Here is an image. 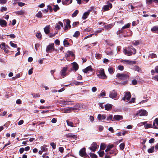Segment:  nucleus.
<instances>
[{
	"instance_id": "f257e3e1",
	"label": "nucleus",
	"mask_w": 158,
	"mask_h": 158,
	"mask_svg": "<svg viewBox=\"0 0 158 158\" xmlns=\"http://www.w3.org/2000/svg\"><path fill=\"white\" fill-rule=\"evenodd\" d=\"M123 52L125 54L128 56L135 55L136 52V49L132 46H129L127 48H124Z\"/></svg>"
},
{
	"instance_id": "f03ea898",
	"label": "nucleus",
	"mask_w": 158,
	"mask_h": 158,
	"mask_svg": "<svg viewBox=\"0 0 158 158\" xmlns=\"http://www.w3.org/2000/svg\"><path fill=\"white\" fill-rule=\"evenodd\" d=\"M116 77H118L120 81H124L121 84L122 85H125L127 82V80L129 78V76L126 74L118 73L116 75Z\"/></svg>"
},
{
	"instance_id": "7ed1b4c3",
	"label": "nucleus",
	"mask_w": 158,
	"mask_h": 158,
	"mask_svg": "<svg viewBox=\"0 0 158 158\" xmlns=\"http://www.w3.org/2000/svg\"><path fill=\"white\" fill-rule=\"evenodd\" d=\"M74 122H76V123L75 124V125L73 124V123L72 122L69 121V120H67L66 121L67 125L68 126L73 127H76L77 126L76 125L77 124H79V120L77 118H76L74 119Z\"/></svg>"
},
{
	"instance_id": "20e7f679",
	"label": "nucleus",
	"mask_w": 158,
	"mask_h": 158,
	"mask_svg": "<svg viewBox=\"0 0 158 158\" xmlns=\"http://www.w3.org/2000/svg\"><path fill=\"white\" fill-rule=\"evenodd\" d=\"M79 153V155L82 157L89 158V156L87 155L85 152V148H83L81 149L80 150Z\"/></svg>"
},
{
	"instance_id": "39448f33",
	"label": "nucleus",
	"mask_w": 158,
	"mask_h": 158,
	"mask_svg": "<svg viewBox=\"0 0 158 158\" xmlns=\"http://www.w3.org/2000/svg\"><path fill=\"white\" fill-rule=\"evenodd\" d=\"M99 71V74L98 75L99 77L103 79H106L107 78V76H106L104 70V69H101Z\"/></svg>"
},
{
	"instance_id": "423d86ee",
	"label": "nucleus",
	"mask_w": 158,
	"mask_h": 158,
	"mask_svg": "<svg viewBox=\"0 0 158 158\" xmlns=\"http://www.w3.org/2000/svg\"><path fill=\"white\" fill-rule=\"evenodd\" d=\"M54 43H52L47 47L46 52H51L54 51Z\"/></svg>"
},
{
	"instance_id": "0eeeda50",
	"label": "nucleus",
	"mask_w": 158,
	"mask_h": 158,
	"mask_svg": "<svg viewBox=\"0 0 158 158\" xmlns=\"http://www.w3.org/2000/svg\"><path fill=\"white\" fill-rule=\"evenodd\" d=\"M117 95V92L114 90L110 92L109 97L110 98L116 99Z\"/></svg>"
},
{
	"instance_id": "6e6552de",
	"label": "nucleus",
	"mask_w": 158,
	"mask_h": 158,
	"mask_svg": "<svg viewBox=\"0 0 158 158\" xmlns=\"http://www.w3.org/2000/svg\"><path fill=\"white\" fill-rule=\"evenodd\" d=\"M139 115L140 116H146L147 115V112L145 110H141L138 113L136 114V115Z\"/></svg>"
},
{
	"instance_id": "1a4fd4ad",
	"label": "nucleus",
	"mask_w": 158,
	"mask_h": 158,
	"mask_svg": "<svg viewBox=\"0 0 158 158\" xmlns=\"http://www.w3.org/2000/svg\"><path fill=\"white\" fill-rule=\"evenodd\" d=\"M91 146H92L91 147L89 148V149L92 150L93 152H95L97 148V145L96 143V142L93 143L91 144Z\"/></svg>"
},
{
	"instance_id": "9d476101",
	"label": "nucleus",
	"mask_w": 158,
	"mask_h": 158,
	"mask_svg": "<svg viewBox=\"0 0 158 158\" xmlns=\"http://www.w3.org/2000/svg\"><path fill=\"white\" fill-rule=\"evenodd\" d=\"M68 69V68L67 67H64L62 69L60 72V75L61 76H63L64 77H65L66 76V72Z\"/></svg>"
},
{
	"instance_id": "9b49d317",
	"label": "nucleus",
	"mask_w": 158,
	"mask_h": 158,
	"mask_svg": "<svg viewBox=\"0 0 158 158\" xmlns=\"http://www.w3.org/2000/svg\"><path fill=\"white\" fill-rule=\"evenodd\" d=\"M71 56L72 57H73L75 56L74 54L73 53L72 51H68L67 53H66L65 57L66 59H67V58L69 57L70 56Z\"/></svg>"
},
{
	"instance_id": "f8f14e48",
	"label": "nucleus",
	"mask_w": 158,
	"mask_h": 158,
	"mask_svg": "<svg viewBox=\"0 0 158 158\" xmlns=\"http://www.w3.org/2000/svg\"><path fill=\"white\" fill-rule=\"evenodd\" d=\"M152 128L154 129H158V118H156L154 121Z\"/></svg>"
},
{
	"instance_id": "ddd939ff",
	"label": "nucleus",
	"mask_w": 158,
	"mask_h": 158,
	"mask_svg": "<svg viewBox=\"0 0 158 158\" xmlns=\"http://www.w3.org/2000/svg\"><path fill=\"white\" fill-rule=\"evenodd\" d=\"M109 5H105L103 6V10L104 11H106L109 10L110 8H111L112 7V4H110Z\"/></svg>"
},
{
	"instance_id": "4468645a",
	"label": "nucleus",
	"mask_w": 158,
	"mask_h": 158,
	"mask_svg": "<svg viewBox=\"0 0 158 158\" xmlns=\"http://www.w3.org/2000/svg\"><path fill=\"white\" fill-rule=\"evenodd\" d=\"M93 70V69L92 68L91 66L90 65L87 67L86 68L83 69V71L85 73H87L89 71H92Z\"/></svg>"
},
{
	"instance_id": "2eb2a0df",
	"label": "nucleus",
	"mask_w": 158,
	"mask_h": 158,
	"mask_svg": "<svg viewBox=\"0 0 158 158\" xmlns=\"http://www.w3.org/2000/svg\"><path fill=\"white\" fill-rule=\"evenodd\" d=\"M105 109L108 111H110L112 109V106L111 104L107 103L105 105Z\"/></svg>"
},
{
	"instance_id": "dca6fc26",
	"label": "nucleus",
	"mask_w": 158,
	"mask_h": 158,
	"mask_svg": "<svg viewBox=\"0 0 158 158\" xmlns=\"http://www.w3.org/2000/svg\"><path fill=\"white\" fill-rule=\"evenodd\" d=\"M151 31L153 33L158 34V26H156L151 28Z\"/></svg>"
},
{
	"instance_id": "f3484780",
	"label": "nucleus",
	"mask_w": 158,
	"mask_h": 158,
	"mask_svg": "<svg viewBox=\"0 0 158 158\" xmlns=\"http://www.w3.org/2000/svg\"><path fill=\"white\" fill-rule=\"evenodd\" d=\"M7 25V23L4 20L0 19V25L2 27H6Z\"/></svg>"
},
{
	"instance_id": "a211bd4d",
	"label": "nucleus",
	"mask_w": 158,
	"mask_h": 158,
	"mask_svg": "<svg viewBox=\"0 0 158 158\" xmlns=\"http://www.w3.org/2000/svg\"><path fill=\"white\" fill-rule=\"evenodd\" d=\"M72 64H73L72 68L75 71H77L79 69V66L78 64L76 62H74L72 63Z\"/></svg>"
},
{
	"instance_id": "6ab92c4d",
	"label": "nucleus",
	"mask_w": 158,
	"mask_h": 158,
	"mask_svg": "<svg viewBox=\"0 0 158 158\" xmlns=\"http://www.w3.org/2000/svg\"><path fill=\"white\" fill-rule=\"evenodd\" d=\"M114 119L116 120L119 121L122 120L123 119V117L122 116L118 115H114Z\"/></svg>"
},
{
	"instance_id": "aec40b11",
	"label": "nucleus",
	"mask_w": 158,
	"mask_h": 158,
	"mask_svg": "<svg viewBox=\"0 0 158 158\" xmlns=\"http://www.w3.org/2000/svg\"><path fill=\"white\" fill-rule=\"evenodd\" d=\"M90 13V11L89 10L87 12H85L82 17V19H85L87 18L88 16L89 15Z\"/></svg>"
},
{
	"instance_id": "412c9836",
	"label": "nucleus",
	"mask_w": 158,
	"mask_h": 158,
	"mask_svg": "<svg viewBox=\"0 0 158 158\" xmlns=\"http://www.w3.org/2000/svg\"><path fill=\"white\" fill-rule=\"evenodd\" d=\"M124 96L126 97V99L128 101H129L131 97V94L129 92H126Z\"/></svg>"
},
{
	"instance_id": "4be33fe9",
	"label": "nucleus",
	"mask_w": 158,
	"mask_h": 158,
	"mask_svg": "<svg viewBox=\"0 0 158 158\" xmlns=\"http://www.w3.org/2000/svg\"><path fill=\"white\" fill-rule=\"evenodd\" d=\"M106 118V115H101V114H98V118L99 120H104Z\"/></svg>"
},
{
	"instance_id": "5701e85b",
	"label": "nucleus",
	"mask_w": 158,
	"mask_h": 158,
	"mask_svg": "<svg viewBox=\"0 0 158 158\" xmlns=\"http://www.w3.org/2000/svg\"><path fill=\"white\" fill-rule=\"evenodd\" d=\"M66 136L68 138H73V139L77 138V135L70 134H67Z\"/></svg>"
},
{
	"instance_id": "b1692460",
	"label": "nucleus",
	"mask_w": 158,
	"mask_h": 158,
	"mask_svg": "<svg viewBox=\"0 0 158 158\" xmlns=\"http://www.w3.org/2000/svg\"><path fill=\"white\" fill-rule=\"evenodd\" d=\"M44 31L46 34H48L50 32L49 27L46 26L44 28Z\"/></svg>"
},
{
	"instance_id": "393cba45",
	"label": "nucleus",
	"mask_w": 158,
	"mask_h": 158,
	"mask_svg": "<svg viewBox=\"0 0 158 158\" xmlns=\"http://www.w3.org/2000/svg\"><path fill=\"white\" fill-rule=\"evenodd\" d=\"M123 61L126 62L129 64H135L136 63V61H135L129 60H124Z\"/></svg>"
},
{
	"instance_id": "a878e982",
	"label": "nucleus",
	"mask_w": 158,
	"mask_h": 158,
	"mask_svg": "<svg viewBox=\"0 0 158 158\" xmlns=\"http://www.w3.org/2000/svg\"><path fill=\"white\" fill-rule=\"evenodd\" d=\"M154 146H153L151 147L150 148H149L148 150V152L149 153H152L153 152H154Z\"/></svg>"
},
{
	"instance_id": "bb28decb",
	"label": "nucleus",
	"mask_w": 158,
	"mask_h": 158,
	"mask_svg": "<svg viewBox=\"0 0 158 158\" xmlns=\"http://www.w3.org/2000/svg\"><path fill=\"white\" fill-rule=\"evenodd\" d=\"M63 44L64 47H67L69 46L70 44L68 42V41L65 39H64L63 41Z\"/></svg>"
},
{
	"instance_id": "cd10ccee",
	"label": "nucleus",
	"mask_w": 158,
	"mask_h": 158,
	"mask_svg": "<svg viewBox=\"0 0 158 158\" xmlns=\"http://www.w3.org/2000/svg\"><path fill=\"white\" fill-rule=\"evenodd\" d=\"M60 9V8L59 7L58 5H54V7L53 8V10L54 11L56 12L57 10H59Z\"/></svg>"
},
{
	"instance_id": "c85d7f7f",
	"label": "nucleus",
	"mask_w": 158,
	"mask_h": 158,
	"mask_svg": "<svg viewBox=\"0 0 158 158\" xmlns=\"http://www.w3.org/2000/svg\"><path fill=\"white\" fill-rule=\"evenodd\" d=\"M36 36L38 39H41L42 38L41 34L40 32L39 31L37 32L36 35Z\"/></svg>"
},
{
	"instance_id": "c756f323",
	"label": "nucleus",
	"mask_w": 158,
	"mask_h": 158,
	"mask_svg": "<svg viewBox=\"0 0 158 158\" xmlns=\"http://www.w3.org/2000/svg\"><path fill=\"white\" fill-rule=\"evenodd\" d=\"M108 70L110 73L111 74L113 73L114 72V69L112 67L109 68Z\"/></svg>"
},
{
	"instance_id": "7c9ffc66",
	"label": "nucleus",
	"mask_w": 158,
	"mask_h": 158,
	"mask_svg": "<svg viewBox=\"0 0 158 158\" xmlns=\"http://www.w3.org/2000/svg\"><path fill=\"white\" fill-rule=\"evenodd\" d=\"M80 33L79 31H75L74 34L73 35V36L74 37L77 38L80 35Z\"/></svg>"
},
{
	"instance_id": "2f4dec72",
	"label": "nucleus",
	"mask_w": 158,
	"mask_h": 158,
	"mask_svg": "<svg viewBox=\"0 0 158 158\" xmlns=\"http://www.w3.org/2000/svg\"><path fill=\"white\" fill-rule=\"evenodd\" d=\"M47 146L46 145H44L41 147V149L43 151L46 152L48 150V148H46Z\"/></svg>"
},
{
	"instance_id": "473e14b6",
	"label": "nucleus",
	"mask_w": 158,
	"mask_h": 158,
	"mask_svg": "<svg viewBox=\"0 0 158 158\" xmlns=\"http://www.w3.org/2000/svg\"><path fill=\"white\" fill-rule=\"evenodd\" d=\"M36 16L38 18H42V13L41 11H39L38 12L36 15Z\"/></svg>"
},
{
	"instance_id": "72a5a7b5",
	"label": "nucleus",
	"mask_w": 158,
	"mask_h": 158,
	"mask_svg": "<svg viewBox=\"0 0 158 158\" xmlns=\"http://www.w3.org/2000/svg\"><path fill=\"white\" fill-rule=\"evenodd\" d=\"M145 128L148 129L152 127V124H146L144 126Z\"/></svg>"
},
{
	"instance_id": "f704fd0d",
	"label": "nucleus",
	"mask_w": 158,
	"mask_h": 158,
	"mask_svg": "<svg viewBox=\"0 0 158 158\" xmlns=\"http://www.w3.org/2000/svg\"><path fill=\"white\" fill-rule=\"evenodd\" d=\"M78 10H75L74 12L72 14V16L73 17H76L78 13Z\"/></svg>"
},
{
	"instance_id": "c9c22d12",
	"label": "nucleus",
	"mask_w": 158,
	"mask_h": 158,
	"mask_svg": "<svg viewBox=\"0 0 158 158\" xmlns=\"http://www.w3.org/2000/svg\"><path fill=\"white\" fill-rule=\"evenodd\" d=\"M112 27V26L110 24H109V25H107V26H105V27H104V28L106 29V30H109V29H110Z\"/></svg>"
},
{
	"instance_id": "e433bc0d",
	"label": "nucleus",
	"mask_w": 158,
	"mask_h": 158,
	"mask_svg": "<svg viewBox=\"0 0 158 158\" xmlns=\"http://www.w3.org/2000/svg\"><path fill=\"white\" fill-rule=\"evenodd\" d=\"M89 155L91 158H97V156L94 153H90Z\"/></svg>"
},
{
	"instance_id": "4c0bfd02",
	"label": "nucleus",
	"mask_w": 158,
	"mask_h": 158,
	"mask_svg": "<svg viewBox=\"0 0 158 158\" xmlns=\"http://www.w3.org/2000/svg\"><path fill=\"white\" fill-rule=\"evenodd\" d=\"M139 20H137L136 21H134L132 23V25L133 26H134L136 25L139 24Z\"/></svg>"
},
{
	"instance_id": "58836bf2",
	"label": "nucleus",
	"mask_w": 158,
	"mask_h": 158,
	"mask_svg": "<svg viewBox=\"0 0 158 158\" xmlns=\"http://www.w3.org/2000/svg\"><path fill=\"white\" fill-rule=\"evenodd\" d=\"M125 32V30H123L122 29V28H121V29L120 30H119V31H118L116 33V34L117 35H118V34L124 33Z\"/></svg>"
},
{
	"instance_id": "ea45409f",
	"label": "nucleus",
	"mask_w": 158,
	"mask_h": 158,
	"mask_svg": "<svg viewBox=\"0 0 158 158\" xmlns=\"http://www.w3.org/2000/svg\"><path fill=\"white\" fill-rule=\"evenodd\" d=\"M125 146V145L124 143H121L119 145V147L120 149L121 150H123Z\"/></svg>"
},
{
	"instance_id": "a19ab883",
	"label": "nucleus",
	"mask_w": 158,
	"mask_h": 158,
	"mask_svg": "<svg viewBox=\"0 0 158 158\" xmlns=\"http://www.w3.org/2000/svg\"><path fill=\"white\" fill-rule=\"evenodd\" d=\"M130 25V23H128L126 24V25H125L123 27H122V29L123 30V29H125V28H128Z\"/></svg>"
},
{
	"instance_id": "79ce46f5",
	"label": "nucleus",
	"mask_w": 158,
	"mask_h": 158,
	"mask_svg": "<svg viewBox=\"0 0 158 158\" xmlns=\"http://www.w3.org/2000/svg\"><path fill=\"white\" fill-rule=\"evenodd\" d=\"M106 148L105 146L103 143H101L100 145V149L104 150Z\"/></svg>"
},
{
	"instance_id": "37998d69",
	"label": "nucleus",
	"mask_w": 158,
	"mask_h": 158,
	"mask_svg": "<svg viewBox=\"0 0 158 158\" xmlns=\"http://www.w3.org/2000/svg\"><path fill=\"white\" fill-rule=\"evenodd\" d=\"M98 152V153L99 156L101 157L103 156L104 154V151Z\"/></svg>"
},
{
	"instance_id": "c03bdc74",
	"label": "nucleus",
	"mask_w": 158,
	"mask_h": 158,
	"mask_svg": "<svg viewBox=\"0 0 158 158\" xmlns=\"http://www.w3.org/2000/svg\"><path fill=\"white\" fill-rule=\"evenodd\" d=\"M10 44L12 47L17 48V45L16 44H14L12 42H10Z\"/></svg>"
},
{
	"instance_id": "a18cd8bd",
	"label": "nucleus",
	"mask_w": 158,
	"mask_h": 158,
	"mask_svg": "<svg viewBox=\"0 0 158 158\" xmlns=\"http://www.w3.org/2000/svg\"><path fill=\"white\" fill-rule=\"evenodd\" d=\"M50 145L52 147V148L53 149H55L56 148V144L53 143H50Z\"/></svg>"
},
{
	"instance_id": "49530a36",
	"label": "nucleus",
	"mask_w": 158,
	"mask_h": 158,
	"mask_svg": "<svg viewBox=\"0 0 158 158\" xmlns=\"http://www.w3.org/2000/svg\"><path fill=\"white\" fill-rule=\"evenodd\" d=\"M95 57L97 59H100L102 57V55L98 53L96 54Z\"/></svg>"
},
{
	"instance_id": "de8ad7c7",
	"label": "nucleus",
	"mask_w": 158,
	"mask_h": 158,
	"mask_svg": "<svg viewBox=\"0 0 158 158\" xmlns=\"http://www.w3.org/2000/svg\"><path fill=\"white\" fill-rule=\"evenodd\" d=\"M0 47L1 49H4L6 47L5 43H2L0 45Z\"/></svg>"
},
{
	"instance_id": "09e8293b",
	"label": "nucleus",
	"mask_w": 158,
	"mask_h": 158,
	"mask_svg": "<svg viewBox=\"0 0 158 158\" xmlns=\"http://www.w3.org/2000/svg\"><path fill=\"white\" fill-rule=\"evenodd\" d=\"M7 10V8L6 7L2 6L1 7L0 9V11L2 12H3L4 11H6Z\"/></svg>"
},
{
	"instance_id": "8fccbe9b",
	"label": "nucleus",
	"mask_w": 158,
	"mask_h": 158,
	"mask_svg": "<svg viewBox=\"0 0 158 158\" xmlns=\"http://www.w3.org/2000/svg\"><path fill=\"white\" fill-rule=\"evenodd\" d=\"M118 69L121 71H123L124 69L123 66L122 65H119L118 66Z\"/></svg>"
},
{
	"instance_id": "3c124183",
	"label": "nucleus",
	"mask_w": 158,
	"mask_h": 158,
	"mask_svg": "<svg viewBox=\"0 0 158 158\" xmlns=\"http://www.w3.org/2000/svg\"><path fill=\"white\" fill-rule=\"evenodd\" d=\"M115 152V151L114 150H110V151L107 152V154H114Z\"/></svg>"
},
{
	"instance_id": "603ef678",
	"label": "nucleus",
	"mask_w": 158,
	"mask_h": 158,
	"mask_svg": "<svg viewBox=\"0 0 158 158\" xmlns=\"http://www.w3.org/2000/svg\"><path fill=\"white\" fill-rule=\"evenodd\" d=\"M16 14L19 15H23L24 14V12L22 10L17 11Z\"/></svg>"
},
{
	"instance_id": "864d4df0",
	"label": "nucleus",
	"mask_w": 158,
	"mask_h": 158,
	"mask_svg": "<svg viewBox=\"0 0 158 158\" xmlns=\"http://www.w3.org/2000/svg\"><path fill=\"white\" fill-rule=\"evenodd\" d=\"M50 12H52L53 11V9L52 6L50 5H48L47 6Z\"/></svg>"
},
{
	"instance_id": "5fc2aeb1",
	"label": "nucleus",
	"mask_w": 158,
	"mask_h": 158,
	"mask_svg": "<svg viewBox=\"0 0 158 158\" xmlns=\"http://www.w3.org/2000/svg\"><path fill=\"white\" fill-rule=\"evenodd\" d=\"M109 119H110L111 121H114L113 119V115L112 114L110 115L107 119V120H108Z\"/></svg>"
},
{
	"instance_id": "6e6d98bb",
	"label": "nucleus",
	"mask_w": 158,
	"mask_h": 158,
	"mask_svg": "<svg viewBox=\"0 0 158 158\" xmlns=\"http://www.w3.org/2000/svg\"><path fill=\"white\" fill-rule=\"evenodd\" d=\"M32 95L34 97H40V95L39 94H33Z\"/></svg>"
},
{
	"instance_id": "4d7b16f0",
	"label": "nucleus",
	"mask_w": 158,
	"mask_h": 158,
	"mask_svg": "<svg viewBox=\"0 0 158 158\" xmlns=\"http://www.w3.org/2000/svg\"><path fill=\"white\" fill-rule=\"evenodd\" d=\"M79 22H75L73 23L72 25L73 27H75L77 25H78L79 24Z\"/></svg>"
},
{
	"instance_id": "13d9d810",
	"label": "nucleus",
	"mask_w": 158,
	"mask_h": 158,
	"mask_svg": "<svg viewBox=\"0 0 158 158\" xmlns=\"http://www.w3.org/2000/svg\"><path fill=\"white\" fill-rule=\"evenodd\" d=\"M135 70L139 72L141 71V69L138 66L135 67Z\"/></svg>"
},
{
	"instance_id": "bf43d9fd",
	"label": "nucleus",
	"mask_w": 158,
	"mask_h": 158,
	"mask_svg": "<svg viewBox=\"0 0 158 158\" xmlns=\"http://www.w3.org/2000/svg\"><path fill=\"white\" fill-rule=\"evenodd\" d=\"M59 151L61 153H62L64 151V148L63 147H60L59 148Z\"/></svg>"
},
{
	"instance_id": "052dcab7",
	"label": "nucleus",
	"mask_w": 158,
	"mask_h": 158,
	"mask_svg": "<svg viewBox=\"0 0 158 158\" xmlns=\"http://www.w3.org/2000/svg\"><path fill=\"white\" fill-rule=\"evenodd\" d=\"M7 0H0V4H4L6 3Z\"/></svg>"
},
{
	"instance_id": "680f3d73",
	"label": "nucleus",
	"mask_w": 158,
	"mask_h": 158,
	"mask_svg": "<svg viewBox=\"0 0 158 158\" xmlns=\"http://www.w3.org/2000/svg\"><path fill=\"white\" fill-rule=\"evenodd\" d=\"M55 43L56 45H59L60 44V41L58 39L56 40L55 41Z\"/></svg>"
},
{
	"instance_id": "e2e57ef3",
	"label": "nucleus",
	"mask_w": 158,
	"mask_h": 158,
	"mask_svg": "<svg viewBox=\"0 0 158 158\" xmlns=\"http://www.w3.org/2000/svg\"><path fill=\"white\" fill-rule=\"evenodd\" d=\"M135 98H131V100L129 101V103H134L135 102Z\"/></svg>"
},
{
	"instance_id": "0e129e2a",
	"label": "nucleus",
	"mask_w": 158,
	"mask_h": 158,
	"mask_svg": "<svg viewBox=\"0 0 158 158\" xmlns=\"http://www.w3.org/2000/svg\"><path fill=\"white\" fill-rule=\"evenodd\" d=\"M70 22H71L70 20L68 19H67L65 21V22L67 24L66 25H67L68 26L70 24Z\"/></svg>"
},
{
	"instance_id": "69168bd1",
	"label": "nucleus",
	"mask_w": 158,
	"mask_h": 158,
	"mask_svg": "<svg viewBox=\"0 0 158 158\" xmlns=\"http://www.w3.org/2000/svg\"><path fill=\"white\" fill-rule=\"evenodd\" d=\"M132 83L133 85H135L137 84V81L136 80L134 79L132 81Z\"/></svg>"
},
{
	"instance_id": "338daca9",
	"label": "nucleus",
	"mask_w": 158,
	"mask_h": 158,
	"mask_svg": "<svg viewBox=\"0 0 158 158\" xmlns=\"http://www.w3.org/2000/svg\"><path fill=\"white\" fill-rule=\"evenodd\" d=\"M155 141V139L153 138H152L149 141V142L150 143H152L154 142Z\"/></svg>"
},
{
	"instance_id": "774afa93",
	"label": "nucleus",
	"mask_w": 158,
	"mask_h": 158,
	"mask_svg": "<svg viewBox=\"0 0 158 158\" xmlns=\"http://www.w3.org/2000/svg\"><path fill=\"white\" fill-rule=\"evenodd\" d=\"M151 56L152 58H154L156 57L157 56L155 54L153 53L151 55Z\"/></svg>"
}]
</instances>
